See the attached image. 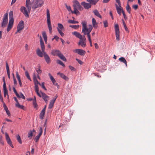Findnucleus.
<instances>
[{
  "label": "nucleus",
  "instance_id": "1",
  "mask_svg": "<svg viewBox=\"0 0 155 155\" xmlns=\"http://www.w3.org/2000/svg\"><path fill=\"white\" fill-rule=\"evenodd\" d=\"M25 6L27 8L28 11H27L26 8L24 6H21L20 10L26 17L29 18V15L28 12L29 13L30 12L31 7L30 0H26Z\"/></svg>",
  "mask_w": 155,
  "mask_h": 155
},
{
  "label": "nucleus",
  "instance_id": "2",
  "mask_svg": "<svg viewBox=\"0 0 155 155\" xmlns=\"http://www.w3.org/2000/svg\"><path fill=\"white\" fill-rule=\"evenodd\" d=\"M51 54L54 56H58L61 59L64 61H67V59L66 58L59 50H52L51 52Z\"/></svg>",
  "mask_w": 155,
  "mask_h": 155
},
{
  "label": "nucleus",
  "instance_id": "3",
  "mask_svg": "<svg viewBox=\"0 0 155 155\" xmlns=\"http://www.w3.org/2000/svg\"><path fill=\"white\" fill-rule=\"evenodd\" d=\"M44 3L43 0H33L32 2V8L35 9L37 8H40L43 5Z\"/></svg>",
  "mask_w": 155,
  "mask_h": 155
},
{
  "label": "nucleus",
  "instance_id": "4",
  "mask_svg": "<svg viewBox=\"0 0 155 155\" xmlns=\"http://www.w3.org/2000/svg\"><path fill=\"white\" fill-rule=\"evenodd\" d=\"M81 24L82 26L81 33H84V35L83 36H85L86 35L90 34L91 30L88 29L87 22L86 21H83L81 23Z\"/></svg>",
  "mask_w": 155,
  "mask_h": 155
},
{
  "label": "nucleus",
  "instance_id": "5",
  "mask_svg": "<svg viewBox=\"0 0 155 155\" xmlns=\"http://www.w3.org/2000/svg\"><path fill=\"white\" fill-rule=\"evenodd\" d=\"M47 22L48 25V27L49 29V32L51 33L52 32V27L51 26L50 14L49 10L48 9H47Z\"/></svg>",
  "mask_w": 155,
  "mask_h": 155
},
{
  "label": "nucleus",
  "instance_id": "6",
  "mask_svg": "<svg viewBox=\"0 0 155 155\" xmlns=\"http://www.w3.org/2000/svg\"><path fill=\"white\" fill-rule=\"evenodd\" d=\"M8 13H6L4 15L2 21L1 23V26L2 28H4L7 25L8 23Z\"/></svg>",
  "mask_w": 155,
  "mask_h": 155
},
{
  "label": "nucleus",
  "instance_id": "7",
  "mask_svg": "<svg viewBox=\"0 0 155 155\" xmlns=\"http://www.w3.org/2000/svg\"><path fill=\"white\" fill-rule=\"evenodd\" d=\"M115 29L116 39L119 41L120 40V31L118 25L117 24L115 25Z\"/></svg>",
  "mask_w": 155,
  "mask_h": 155
},
{
  "label": "nucleus",
  "instance_id": "8",
  "mask_svg": "<svg viewBox=\"0 0 155 155\" xmlns=\"http://www.w3.org/2000/svg\"><path fill=\"white\" fill-rule=\"evenodd\" d=\"M86 41V38L85 36H83V38L80 40L78 44L79 45H81L83 47H84L86 45L85 42Z\"/></svg>",
  "mask_w": 155,
  "mask_h": 155
},
{
  "label": "nucleus",
  "instance_id": "9",
  "mask_svg": "<svg viewBox=\"0 0 155 155\" xmlns=\"http://www.w3.org/2000/svg\"><path fill=\"white\" fill-rule=\"evenodd\" d=\"M24 21L22 20L18 24L17 27V32H19L21 30L23 29L24 28Z\"/></svg>",
  "mask_w": 155,
  "mask_h": 155
},
{
  "label": "nucleus",
  "instance_id": "10",
  "mask_svg": "<svg viewBox=\"0 0 155 155\" xmlns=\"http://www.w3.org/2000/svg\"><path fill=\"white\" fill-rule=\"evenodd\" d=\"M81 4L83 6L84 8L86 9H88L91 7V5L89 2L88 3L85 2H81Z\"/></svg>",
  "mask_w": 155,
  "mask_h": 155
},
{
  "label": "nucleus",
  "instance_id": "11",
  "mask_svg": "<svg viewBox=\"0 0 155 155\" xmlns=\"http://www.w3.org/2000/svg\"><path fill=\"white\" fill-rule=\"evenodd\" d=\"M44 58L46 63L48 64L51 62V59L48 55L45 52H43Z\"/></svg>",
  "mask_w": 155,
  "mask_h": 155
},
{
  "label": "nucleus",
  "instance_id": "12",
  "mask_svg": "<svg viewBox=\"0 0 155 155\" xmlns=\"http://www.w3.org/2000/svg\"><path fill=\"white\" fill-rule=\"evenodd\" d=\"M75 52L81 56L84 55L86 53L85 51L81 49H76Z\"/></svg>",
  "mask_w": 155,
  "mask_h": 155
},
{
  "label": "nucleus",
  "instance_id": "13",
  "mask_svg": "<svg viewBox=\"0 0 155 155\" xmlns=\"http://www.w3.org/2000/svg\"><path fill=\"white\" fill-rule=\"evenodd\" d=\"M40 43L41 46V49L43 52H45V47L44 41L41 36H40Z\"/></svg>",
  "mask_w": 155,
  "mask_h": 155
},
{
  "label": "nucleus",
  "instance_id": "14",
  "mask_svg": "<svg viewBox=\"0 0 155 155\" xmlns=\"http://www.w3.org/2000/svg\"><path fill=\"white\" fill-rule=\"evenodd\" d=\"M115 5L118 14L120 15H121V12L122 13V10H123L122 8L118 7L116 4H115Z\"/></svg>",
  "mask_w": 155,
  "mask_h": 155
},
{
  "label": "nucleus",
  "instance_id": "15",
  "mask_svg": "<svg viewBox=\"0 0 155 155\" xmlns=\"http://www.w3.org/2000/svg\"><path fill=\"white\" fill-rule=\"evenodd\" d=\"M72 34L75 35L76 37L79 38L80 39H81L83 38V36L79 33L77 31H74L72 32Z\"/></svg>",
  "mask_w": 155,
  "mask_h": 155
},
{
  "label": "nucleus",
  "instance_id": "16",
  "mask_svg": "<svg viewBox=\"0 0 155 155\" xmlns=\"http://www.w3.org/2000/svg\"><path fill=\"white\" fill-rule=\"evenodd\" d=\"M57 74L59 75L62 78L64 79L66 81L68 80V77L66 76L63 73L59 72Z\"/></svg>",
  "mask_w": 155,
  "mask_h": 155
},
{
  "label": "nucleus",
  "instance_id": "17",
  "mask_svg": "<svg viewBox=\"0 0 155 155\" xmlns=\"http://www.w3.org/2000/svg\"><path fill=\"white\" fill-rule=\"evenodd\" d=\"M6 69L7 70V74L8 75V78L10 79V71H9V68L8 66V63L7 62H6Z\"/></svg>",
  "mask_w": 155,
  "mask_h": 155
},
{
  "label": "nucleus",
  "instance_id": "18",
  "mask_svg": "<svg viewBox=\"0 0 155 155\" xmlns=\"http://www.w3.org/2000/svg\"><path fill=\"white\" fill-rule=\"evenodd\" d=\"M86 1L89 3L91 6L92 5H95L97 3L95 0H87Z\"/></svg>",
  "mask_w": 155,
  "mask_h": 155
},
{
  "label": "nucleus",
  "instance_id": "19",
  "mask_svg": "<svg viewBox=\"0 0 155 155\" xmlns=\"http://www.w3.org/2000/svg\"><path fill=\"white\" fill-rule=\"evenodd\" d=\"M40 92L42 94L41 97H42L44 100H45V99H48L49 98V96L47 95L45 93L42 92L41 91H40Z\"/></svg>",
  "mask_w": 155,
  "mask_h": 155
},
{
  "label": "nucleus",
  "instance_id": "20",
  "mask_svg": "<svg viewBox=\"0 0 155 155\" xmlns=\"http://www.w3.org/2000/svg\"><path fill=\"white\" fill-rule=\"evenodd\" d=\"M74 11H72L71 13L72 14H80V12L78 10L77 8H76V6L75 5L74 6Z\"/></svg>",
  "mask_w": 155,
  "mask_h": 155
},
{
  "label": "nucleus",
  "instance_id": "21",
  "mask_svg": "<svg viewBox=\"0 0 155 155\" xmlns=\"http://www.w3.org/2000/svg\"><path fill=\"white\" fill-rule=\"evenodd\" d=\"M36 53L40 57H42L43 56V52L41 51L40 49L38 48L37 50Z\"/></svg>",
  "mask_w": 155,
  "mask_h": 155
},
{
  "label": "nucleus",
  "instance_id": "22",
  "mask_svg": "<svg viewBox=\"0 0 155 155\" xmlns=\"http://www.w3.org/2000/svg\"><path fill=\"white\" fill-rule=\"evenodd\" d=\"M55 101H53V100H51L50 101V103L48 106V108L51 109L53 107L54 104L55 102Z\"/></svg>",
  "mask_w": 155,
  "mask_h": 155
},
{
  "label": "nucleus",
  "instance_id": "23",
  "mask_svg": "<svg viewBox=\"0 0 155 155\" xmlns=\"http://www.w3.org/2000/svg\"><path fill=\"white\" fill-rule=\"evenodd\" d=\"M119 60L121 62L124 63L127 66V62L125 58L123 57H121L119 59Z\"/></svg>",
  "mask_w": 155,
  "mask_h": 155
},
{
  "label": "nucleus",
  "instance_id": "24",
  "mask_svg": "<svg viewBox=\"0 0 155 155\" xmlns=\"http://www.w3.org/2000/svg\"><path fill=\"white\" fill-rule=\"evenodd\" d=\"M93 13L94 14L96 15L97 16L101 18V16L99 14V12L97 10H95L93 11Z\"/></svg>",
  "mask_w": 155,
  "mask_h": 155
},
{
  "label": "nucleus",
  "instance_id": "25",
  "mask_svg": "<svg viewBox=\"0 0 155 155\" xmlns=\"http://www.w3.org/2000/svg\"><path fill=\"white\" fill-rule=\"evenodd\" d=\"M45 111H44V110H42L41 111V112L40 113V114L39 115V117L41 119H43V118L44 117V115H45Z\"/></svg>",
  "mask_w": 155,
  "mask_h": 155
},
{
  "label": "nucleus",
  "instance_id": "26",
  "mask_svg": "<svg viewBox=\"0 0 155 155\" xmlns=\"http://www.w3.org/2000/svg\"><path fill=\"white\" fill-rule=\"evenodd\" d=\"M6 140L7 141V143L9 145V146L12 147L13 148L14 147L12 143V142L10 138L6 139Z\"/></svg>",
  "mask_w": 155,
  "mask_h": 155
},
{
  "label": "nucleus",
  "instance_id": "27",
  "mask_svg": "<svg viewBox=\"0 0 155 155\" xmlns=\"http://www.w3.org/2000/svg\"><path fill=\"white\" fill-rule=\"evenodd\" d=\"M122 21H123V25L124 26V27L125 29V30L127 32H129V30L126 26V25L125 23V21L123 20V19H122Z\"/></svg>",
  "mask_w": 155,
  "mask_h": 155
},
{
  "label": "nucleus",
  "instance_id": "28",
  "mask_svg": "<svg viewBox=\"0 0 155 155\" xmlns=\"http://www.w3.org/2000/svg\"><path fill=\"white\" fill-rule=\"evenodd\" d=\"M56 62L57 64H59L62 66L64 67L65 66L64 64L63 63V62L60 60H57Z\"/></svg>",
  "mask_w": 155,
  "mask_h": 155
},
{
  "label": "nucleus",
  "instance_id": "29",
  "mask_svg": "<svg viewBox=\"0 0 155 155\" xmlns=\"http://www.w3.org/2000/svg\"><path fill=\"white\" fill-rule=\"evenodd\" d=\"M58 27L57 28V29L58 28V29L61 30L64 29V26L61 24L58 23Z\"/></svg>",
  "mask_w": 155,
  "mask_h": 155
},
{
  "label": "nucleus",
  "instance_id": "30",
  "mask_svg": "<svg viewBox=\"0 0 155 155\" xmlns=\"http://www.w3.org/2000/svg\"><path fill=\"white\" fill-rule=\"evenodd\" d=\"M16 138L18 142L20 144H21L22 142L21 138V137L19 134H18L16 135Z\"/></svg>",
  "mask_w": 155,
  "mask_h": 155
},
{
  "label": "nucleus",
  "instance_id": "31",
  "mask_svg": "<svg viewBox=\"0 0 155 155\" xmlns=\"http://www.w3.org/2000/svg\"><path fill=\"white\" fill-rule=\"evenodd\" d=\"M126 10L129 13H130V11L131 10V8L130 7V5L128 4H127V6L126 7Z\"/></svg>",
  "mask_w": 155,
  "mask_h": 155
},
{
  "label": "nucleus",
  "instance_id": "32",
  "mask_svg": "<svg viewBox=\"0 0 155 155\" xmlns=\"http://www.w3.org/2000/svg\"><path fill=\"white\" fill-rule=\"evenodd\" d=\"M15 106L19 108L24 109V106L23 105H20L19 103L16 104Z\"/></svg>",
  "mask_w": 155,
  "mask_h": 155
},
{
  "label": "nucleus",
  "instance_id": "33",
  "mask_svg": "<svg viewBox=\"0 0 155 155\" xmlns=\"http://www.w3.org/2000/svg\"><path fill=\"white\" fill-rule=\"evenodd\" d=\"M25 76L27 77V78L28 80H30V81H31V78H30V76L29 74L28 71H25Z\"/></svg>",
  "mask_w": 155,
  "mask_h": 155
},
{
  "label": "nucleus",
  "instance_id": "34",
  "mask_svg": "<svg viewBox=\"0 0 155 155\" xmlns=\"http://www.w3.org/2000/svg\"><path fill=\"white\" fill-rule=\"evenodd\" d=\"M14 19L13 18H9V21L8 25H13L14 23Z\"/></svg>",
  "mask_w": 155,
  "mask_h": 155
},
{
  "label": "nucleus",
  "instance_id": "35",
  "mask_svg": "<svg viewBox=\"0 0 155 155\" xmlns=\"http://www.w3.org/2000/svg\"><path fill=\"white\" fill-rule=\"evenodd\" d=\"M68 22L69 23H71L73 24L78 23V22L77 21H75L74 20H69L68 21Z\"/></svg>",
  "mask_w": 155,
  "mask_h": 155
},
{
  "label": "nucleus",
  "instance_id": "36",
  "mask_svg": "<svg viewBox=\"0 0 155 155\" xmlns=\"http://www.w3.org/2000/svg\"><path fill=\"white\" fill-rule=\"evenodd\" d=\"M33 136V133H32V131L30 130L28 134V137L30 139H31Z\"/></svg>",
  "mask_w": 155,
  "mask_h": 155
},
{
  "label": "nucleus",
  "instance_id": "37",
  "mask_svg": "<svg viewBox=\"0 0 155 155\" xmlns=\"http://www.w3.org/2000/svg\"><path fill=\"white\" fill-rule=\"evenodd\" d=\"M80 3L77 0H75L74 1V3L73 5V7H74V6L75 5L76 6V8H77V7L80 5Z\"/></svg>",
  "mask_w": 155,
  "mask_h": 155
},
{
  "label": "nucleus",
  "instance_id": "38",
  "mask_svg": "<svg viewBox=\"0 0 155 155\" xmlns=\"http://www.w3.org/2000/svg\"><path fill=\"white\" fill-rule=\"evenodd\" d=\"M66 7L68 12L71 11V12L72 11H73L71 9V7L70 6H68L66 4H65Z\"/></svg>",
  "mask_w": 155,
  "mask_h": 155
},
{
  "label": "nucleus",
  "instance_id": "39",
  "mask_svg": "<svg viewBox=\"0 0 155 155\" xmlns=\"http://www.w3.org/2000/svg\"><path fill=\"white\" fill-rule=\"evenodd\" d=\"M9 18H13V12L12 11H10L9 14Z\"/></svg>",
  "mask_w": 155,
  "mask_h": 155
},
{
  "label": "nucleus",
  "instance_id": "40",
  "mask_svg": "<svg viewBox=\"0 0 155 155\" xmlns=\"http://www.w3.org/2000/svg\"><path fill=\"white\" fill-rule=\"evenodd\" d=\"M17 97L19 98H22L24 100L25 99V97L21 92L20 93V95H19V97Z\"/></svg>",
  "mask_w": 155,
  "mask_h": 155
},
{
  "label": "nucleus",
  "instance_id": "41",
  "mask_svg": "<svg viewBox=\"0 0 155 155\" xmlns=\"http://www.w3.org/2000/svg\"><path fill=\"white\" fill-rule=\"evenodd\" d=\"M35 70L37 72L38 74H41L42 72V71L39 68H35Z\"/></svg>",
  "mask_w": 155,
  "mask_h": 155
},
{
  "label": "nucleus",
  "instance_id": "42",
  "mask_svg": "<svg viewBox=\"0 0 155 155\" xmlns=\"http://www.w3.org/2000/svg\"><path fill=\"white\" fill-rule=\"evenodd\" d=\"M13 91H14V92L15 93V94H16V96L17 97H19V94L17 93V91L16 90L15 88L14 87H13Z\"/></svg>",
  "mask_w": 155,
  "mask_h": 155
},
{
  "label": "nucleus",
  "instance_id": "43",
  "mask_svg": "<svg viewBox=\"0 0 155 155\" xmlns=\"http://www.w3.org/2000/svg\"><path fill=\"white\" fill-rule=\"evenodd\" d=\"M12 26H13L12 25H8L7 26V31L8 32L10 30L12 29Z\"/></svg>",
  "mask_w": 155,
  "mask_h": 155
},
{
  "label": "nucleus",
  "instance_id": "44",
  "mask_svg": "<svg viewBox=\"0 0 155 155\" xmlns=\"http://www.w3.org/2000/svg\"><path fill=\"white\" fill-rule=\"evenodd\" d=\"M92 21L93 26V27H94L97 24L96 20L94 18H92Z\"/></svg>",
  "mask_w": 155,
  "mask_h": 155
},
{
  "label": "nucleus",
  "instance_id": "45",
  "mask_svg": "<svg viewBox=\"0 0 155 155\" xmlns=\"http://www.w3.org/2000/svg\"><path fill=\"white\" fill-rule=\"evenodd\" d=\"M41 136V135L38 134L35 137V142H37L38 141Z\"/></svg>",
  "mask_w": 155,
  "mask_h": 155
},
{
  "label": "nucleus",
  "instance_id": "46",
  "mask_svg": "<svg viewBox=\"0 0 155 155\" xmlns=\"http://www.w3.org/2000/svg\"><path fill=\"white\" fill-rule=\"evenodd\" d=\"M69 26L72 28L76 29L78 28L79 27V25H70Z\"/></svg>",
  "mask_w": 155,
  "mask_h": 155
},
{
  "label": "nucleus",
  "instance_id": "47",
  "mask_svg": "<svg viewBox=\"0 0 155 155\" xmlns=\"http://www.w3.org/2000/svg\"><path fill=\"white\" fill-rule=\"evenodd\" d=\"M35 92L37 91H39V88L38 87V84H36V83L35 82Z\"/></svg>",
  "mask_w": 155,
  "mask_h": 155
},
{
  "label": "nucleus",
  "instance_id": "48",
  "mask_svg": "<svg viewBox=\"0 0 155 155\" xmlns=\"http://www.w3.org/2000/svg\"><path fill=\"white\" fill-rule=\"evenodd\" d=\"M58 31L61 36L63 37L64 35V33L61 30L58 28Z\"/></svg>",
  "mask_w": 155,
  "mask_h": 155
},
{
  "label": "nucleus",
  "instance_id": "49",
  "mask_svg": "<svg viewBox=\"0 0 155 155\" xmlns=\"http://www.w3.org/2000/svg\"><path fill=\"white\" fill-rule=\"evenodd\" d=\"M69 68L72 71H75L76 70V69L71 66H69Z\"/></svg>",
  "mask_w": 155,
  "mask_h": 155
},
{
  "label": "nucleus",
  "instance_id": "50",
  "mask_svg": "<svg viewBox=\"0 0 155 155\" xmlns=\"http://www.w3.org/2000/svg\"><path fill=\"white\" fill-rule=\"evenodd\" d=\"M42 35L44 38L47 37L45 31H43L42 32Z\"/></svg>",
  "mask_w": 155,
  "mask_h": 155
},
{
  "label": "nucleus",
  "instance_id": "51",
  "mask_svg": "<svg viewBox=\"0 0 155 155\" xmlns=\"http://www.w3.org/2000/svg\"><path fill=\"white\" fill-rule=\"evenodd\" d=\"M4 95L5 97L6 94L8 95V90L6 89H4Z\"/></svg>",
  "mask_w": 155,
  "mask_h": 155
},
{
  "label": "nucleus",
  "instance_id": "52",
  "mask_svg": "<svg viewBox=\"0 0 155 155\" xmlns=\"http://www.w3.org/2000/svg\"><path fill=\"white\" fill-rule=\"evenodd\" d=\"M16 76L18 80V81H21V79L20 76L19 75L18 72L17 71L16 72Z\"/></svg>",
  "mask_w": 155,
  "mask_h": 155
},
{
  "label": "nucleus",
  "instance_id": "53",
  "mask_svg": "<svg viewBox=\"0 0 155 155\" xmlns=\"http://www.w3.org/2000/svg\"><path fill=\"white\" fill-rule=\"evenodd\" d=\"M77 8L80 11H82L83 10V8L81 6L80 4L77 7Z\"/></svg>",
  "mask_w": 155,
  "mask_h": 155
},
{
  "label": "nucleus",
  "instance_id": "54",
  "mask_svg": "<svg viewBox=\"0 0 155 155\" xmlns=\"http://www.w3.org/2000/svg\"><path fill=\"white\" fill-rule=\"evenodd\" d=\"M39 133L38 134H39V135L41 136L42 135V132H43V130H42V128L41 127H40V129L39 130Z\"/></svg>",
  "mask_w": 155,
  "mask_h": 155
},
{
  "label": "nucleus",
  "instance_id": "55",
  "mask_svg": "<svg viewBox=\"0 0 155 155\" xmlns=\"http://www.w3.org/2000/svg\"><path fill=\"white\" fill-rule=\"evenodd\" d=\"M122 14L123 15V16H124V19L125 20L127 19V18L126 15H125V12L124 10H122Z\"/></svg>",
  "mask_w": 155,
  "mask_h": 155
},
{
  "label": "nucleus",
  "instance_id": "56",
  "mask_svg": "<svg viewBox=\"0 0 155 155\" xmlns=\"http://www.w3.org/2000/svg\"><path fill=\"white\" fill-rule=\"evenodd\" d=\"M2 136L1 135L0 136V143H1L2 145H4V143L3 140L2 139Z\"/></svg>",
  "mask_w": 155,
  "mask_h": 155
},
{
  "label": "nucleus",
  "instance_id": "57",
  "mask_svg": "<svg viewBox=\"0 0 155 155\" xmlns=\"http://www.w3.org/2000/svg\"><path fill=\"white\" fill-rule=\"evenodd\" d=\"M33 105L34 106V107L35 108H36L38 106L37 104L36 103V101H33Z\"/></svg>",
  "mask_w": 155,
  "mask_h": 155
},
{
  "label": "nucleus",
  "instance_id": "58",
  "mask_svg": "<svg viewBox=\"0 0 155 155\" xmlns=\"http://www.w3.org/2000/svg\"><path fill=\"white\" fill-rule=\"evenodd\" d=\"M3 103V107H4V110H5V111H6L8 110V108L6 106V105H5V103L4 102V103Z\"/></svg>",
  "mask_w": 155,
  "mask_h": 155
},
{
  "label": "nucleus",
  "instance_id": "59",
  "mask_svg": "<svg viewBox=\"0 0 155 155\" xmlns=\"http://www.w3.org/2000/svg\"><path fill=\"white\" fill-rule=\"evenodd\" d=\"M76 60L81 65H82L83 64V62L81 61V60L80 59H78L76 58Z\"/></svg>",
  "mask_w": 155,
  "mask_h": 155
},
{
  "label": "nucleus",
  "instance_id": "60",
  "mask_svg": "<svg viewBox=\"0 0 155 155\" xmlns=\"http://www.w3.org/2000/svg\"><path fill=\"white\" fill-rule=\"evenodd\" d=\"M117 3L119 7L120 8H121V4L120 3V0H115Z\"/></svg>",
  "mask_w": 155,
  "mask_h": 155
},
{
  "label": "nucleus",
  "instance_id": "61",
  "mask_svg": "<svg viewBox=\"0 0 155 155\" xmlns=\"http://www.w3.org/2000/svg\"><path fill=\"white\" fill-rule=\"evenodd\" d=\"M104 26L106 28L108 26V23L107 21L104 22Z\"/></svg>",
  "mask_w": 155,
  "mask_h": 155
},
{
  "label": "nucleus",
  "instance_id": "62",
  "mask_svg": "<svg viewBox=\"0 0 155 155\" xmlns=\"http://www.w3.org/2000/svg\"><path fill=\"white\" fill-rule=\"evenodd\" d=\"M52 83L54 85L56 86L58 88H59V85H58V84L56 83V81L55 80V81L54 82V81Z\"/></svg>",
  "mask_w": 155,
  "mask_h": 155
},
{
  "label": "nucleus",
  "instance_id": "63",
  "mask_svg": "<svg viewBox=\"0 0 155 155\" xmlns=\"http://www.w3.org/2000/svg\"><path fill=\"white\" fill-rule=\"evenodd\" d=\"M132 7L135 10H136L138 8V5H133Z\"/></svg>",
  "mask_w": 155,
  "mask_h": 155
},
{
  "label": "nucleus",
  "instance_id": "64",
  "mask_svg": "<svg viewBox=\"0 0 155 155\" xmlns=\"http://www.w3.org/2000/svg\"><path fill=\"white\" fill-rule=\"evenodd\" d=\"M53 39H55L57 41H58V40L59 39V38L57 35H55L54 36V38Z\"/></svg>",
  "mask_w": 155,
  "mask_h": 155
}]
</instances>
